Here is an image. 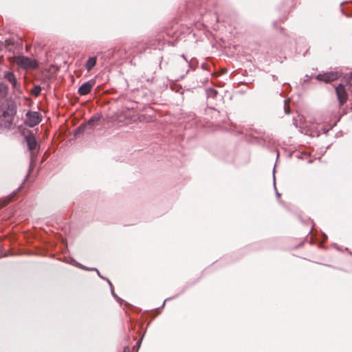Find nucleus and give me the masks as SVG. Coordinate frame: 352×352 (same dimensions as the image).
Wrapping results in <instances>:
<instances>
[{"instance_id":"1a4fd4ad","label":"nucleus","mask_w":352,"mask_h":352,"mask_svg":"<svg viewBox=\"0 0 352 352\" xmlns=\"http://www.w3.org/2000/svg\"><path fill=\"white\" fill-rule=\"evenodd\" d=\"M7 91L8 88L6 85L0 82V98H3L6 96Z\"/></svg>"},{"instance_id":"6e6552de","label":"nucleus","mask_w":352,"mask_h":352,"mask_svg":"<svg viewBox=\"0 0 352 352\" xmlns=\"http://www.w3.org/2000/svg\"><path fill=\"white\" fill-rule=\"evenodd\" d=\"M96 58L91 57L88 59L86 63V69L88 72L91 71V69L96 65Z\"/></svg>"},{"instance_id":"9d476101","label":"nucleus","mask_w":352,"mask_h":352,"mask_svg":"<svg viewBox=\"0 0 352 352\" xmlns=\"http://www.w3.org/2000/svg\"><path fill=\"white\" fill-rule=\"evenodd\" d=\"M206 91L208 97L214 98L217 94V91L214 89H208Z\"/></svg>"},{"instance_id":"39448f33","label":"nucleus","mask_w":352,"mask_h":352,"mask_svg":"<svg viewBox=\"0 0 352 352\" xmlns=\"http://www.w3.org/2000/svg\"><path fill=\"white\" fill-rule=\"evenodd\" d=\"M339 76L340 74L338 72H328L318 74L317 76V79L319 80L324 81L326 82H329L338 79Z\"/></svg>"},{"instance_id":"f03ea898","label":"nucleus","mask_w":352,"mask_h":352,"mask_svg":"<svg viewBox=\"0 0 352 352\" xmlns=\"http://www.w3.org/2000/svg\"><path fill=\"white\" fill-rule=\"evenodd\" d=\"M41 121V116L37 111H28L26 113L25 124L30 127H34Z\"/></svg>"},{"instance_id":"dca6fc26","label":"nucleus","mask_w":352,"mask_h":352,"mask_svg":"<svg viewBox=\"0 0 352 352\" xmlns=\"http://www.w3.org/2000/svg\"><path fill=\"white\" fill-rule=\"evenodd\" d=\"M309 130L311 131V133H314V131H312V129H309Z\"/></svg>"},{"instance_id":"2eb2a0df","label":"nucleus","mask_w":352,"mask_h":352,"mask_svg":"<svg viewBox=\"0 0 352 352\" xmlns=\"http://www.w3.org/2000/svg\"><path fill=\"white\" fill-rule=\"evenodd\" d=\"M334 125H336V123H334L333 125H331L330 128H333Z\"/></svg>"},{"instance_id":"7ed1b4c3","label":"nucleus","mask_w":352,"mask_h":352,"mask_svg":"<svg viewBox=\"0 0 352 352\" xmlns=\"http://www.w3.org/2000/svg\"><path fill=\"white\" fill-rule=\"evenodd\" d=\"M96 84V80L92 79L83 83L78 88V94L81 96H85L89 94Z\"/></svg>"},{"instance_id":"f257e3e1","label":"nucleus","mask_w":352,"mask_h":352,"mask_svg":"<svg viewBox=\"0 0 352 352\" xmlns=\"http://www.w3.org/2000/svg\"><path fill=\"white\" fill-rule=\"evenodd\" d=\"M10 61L25 70L35 69L38 67L36 60L25 56H13Z\"/></svg>"},{"instance_id":"20e7f679","label":"nucleus","mask_w":352,"mask_h":352,"mask_svg":"<svg viewBox=\"0 0 352 352\" xmlns=\"http://www.w3.org/2000/svg\"><path fill=\"white\" fill-rule=\"evenodd\" d=\"M336 91L340 104L342 105L347 100V94L345 87L340 84L336 87Z\"/></svg>"},{"instance_id":"0eeeda50","label":"nucleus","mask_w":352,"mask_h":352,"mask_svg":"<svg viewBox=\"0 0 352 352\" xmlns=\"http://www.w3.org/2000/svg\"><path fill=\"white\" fill-rule=\"evenodd\" d=\"M25 141L27 142L29 150L33 151L36 148V141L35 138L32 135H29L25 137Z\"/></svg>"},{"instance_id":"423d86ee","label":"nucleus","mask_w":352,"mask_h":352,"mask_svg":"<svg viewBox=\"0 0 352 352\" xmlns=\"http://www.w3.org/2000/svg\"><path fill=\"white\" fill-rule=\"evenodd\" d=\"M4 78L6 80H8L10 83H11V85L14 89L17 88V85H18L17 80H16V78L13 72H6L4 74Z\"/></svg>"},{"instance_id":"9b49d317","label":"nucleus","mask_w":352,"mask_h":352,"mask_svg":"<svg viewBox=\"0 0 352 352\" xmlns=\"http://www.w3.org/2000/svg\"><path fill=\"white\" fill-rule=\"evenodd\" d=\"M41 89L40 87H35L34 89V94L36 96H38L40 93Z\"/></svg>"},{"instance_id":"4468645a","label":"nucleus","mask_w":352,"mask_h":352,"mask_svg":"<svg viewBox=\"0 0 352 352\" xmlns=\"http://www.w3.org/2000/svg\"><path fill=\"white\" fill-rule=\"evenodd\" d=\"M316 134L317 135H319V132H318V129L316 128Z\"/></svg>"},{"instance_id":"f8f14e48","label":"nucleus","mask_w":352,"mask_h":352,"mask_svg":"<svg viewBox=\"0 0 352 352\" xmlns=\"http://www.w3.org/2000/svg\"><path fill=\"white\" fill-rule=\"evenodd\" d=\"M94 122V120L92 118V119H90L88 122H87V125H92V123Z\"/></svg>"},{"instance_id":"ddd939ff","label":"nucleus","mask_w":352,"mask_h":352,"mask_svg":"<svg viewBox=\"0 0 352 352\" xmlns=\"http://www.w3.org/2000/svg\"><path fill=\"white\" fill-rule=\"evenodd\" d=\"M123 352H131V349L129 347H125Z\"/></svg>"}]
</instances>
